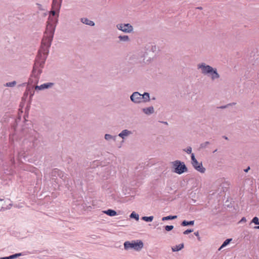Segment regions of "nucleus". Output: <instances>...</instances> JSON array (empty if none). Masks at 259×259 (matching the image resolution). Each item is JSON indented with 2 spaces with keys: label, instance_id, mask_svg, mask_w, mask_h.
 <instances>
[{
  "label": "nucleus",
  "instance_id": "obj_9",
  "mask_svg": "<svg viewBox=\"0 0 259 259\" xmlns=\"http://www.w3.org/2000/svg\"><path fill=\"white\" fill-rule=\"evenodd\" d=\"M194 168L198 171L203 174L205 171V168L203 166L202 162H199L197 160L196 163H193L192 164Z\"/></svg>",
  "mask_w": 259,
  "mask_h": 259
},
{
  "label": "nucleus",
  "instance_id": "obj_16",
  "mask_svg": "<svg viewBox=\"0 0 259 259\" xmlns=\"http://www.w3.org/2000/svg\"><path fill=\"white\" fill-rule=\"evenodd\" d=\"M103 212L110 217H113L117 215L116 211L114 210L111 209H107V210L103 211Z\"/></svg>",
  "mask_w": 259,
  "mask_h": 259
},
{
  "label": "nucleus",
  "instance_id": "obj_47",
  "mask_svg": "<svg viewBox=\"0 0 259 259\" xmlns=\"http://www.w3.org/2000/svg\"><path fill=\"white\" fill-rule=\"evenodd\" d=\"M217 151V150H215L214 151H213V153L215 152L216 151Z\"/></svg>",
  "mask_w": 259,
  "mask_h": 259
},
{
  "label": "nucleus",
  "instance_id": "obj_17",
  "mask_svg": "<svg viewBox=\"0 0 259 259\" xmlns=\"http://www.w3.org/2000/svg\"><path fill=\"white\" fill-rule=\"evenodd\" d=\"M105 139L107 141L113 140L114 141H116L117 136H112L110 134H106L104 136Z\"/></svg>",
  "mask_w": 259,
  "mask_h": 259
},
{
  "label": "nucleus",
  "instance_id": "obj_15",
  "mask_svg": "<svg viewBox=\"0 0 259 259\" xmlns=\"http://www.w3.org/2000/svg\"><path fill=\"white\" fill-rule=\"evenodd\" d=\"M132 134V133L131 131L127 130H124L119 134L118 136L124 139L125 137L127 136Z\"/></svg>",
  "mask_w": 259,
  "mask_h": 259
},
{
  "label": "nucleus",
  "instance_id": "obj_3",
  "mask_svg": "<svg viewBox=\"0 0 259 259\" xmlns=\"http://www.w3.org/2000/svg\"><path fill=\"white\" fill-rule=\"evenodd\" d=\"M197 68L201 70V72L203 75H209L212 80H214L220 77V75L218 73L216 68H213L205 63L198 64L197 65Z\"/></svg>",
  "mask_w": 259,
  "mask_h": 259
},
{
  "label": "nucleus",
  "instance_id": "obj_43",
  "mask_svg": "<svg viewBox=\"0 0 259 259\" xmlns=\"http://www.w3.org/2000/svg\"><path fill=\"white\" fill-rule=\"evenodd\" d=\"M3 200H4L3 199L0 198V202H2Z\"/></svg>",
  "mask_w": 259,
  "mask_h": 259
},
{
  "label": "nucleus",
  "instance_id": "obj_30",
  "mask_svg": "<svg viewBox=\"0 0 259 259\" xmlns=\"http://www.w3.org/2000/svg\"><path fill=\"white\" fill-rule=\"evenodd\" d=\"M164 229L166 231H170L171 230H172L173 229H174V226L172 225H167V226H164Z\"/></svg>",
  "mask_w": 259,
  "mask_h": 259
},
{
  "label": "nucleus",
  "instance_id": "obj_5",
  "mask_svg": "<svg viewBox=\"0 0 259 259\" xmlns=\"http://www.w3.org/2000/svg\"><path fill=\"white\" fill-rule=\"evenodd\" d=\"M57 22V19L55 18H51V16H50L44 34L51 37H54L56 26Z\"/></svg>",
  "mask_w": 259,
  "mask_h": 259
},
{
  "label": "nucleus",
  "instance_id": "obj_1",
  "mask_svg": "<svg viewBox=\"0 0 259 259\" xmlns=\"http://www.w3.org/2000/svg\"><path fill=\"white\" fill-rule=\"evenodd\" d=\"M53 39V37L44 35L40 49L35 58L31 77L29 79V83H37L38 82L39 75L42 72V68L44 67Z\"/></svg>",
  "mask_w": 259,
  "mask_h": 259
},
{
  "label": "nucleus",
  "instance_id": "obj_31",
  "mask_svg": "<svg viewBox=\"0 0 259 259\" xmlns=\"http://www.w3.org/2000/svg\"><path fill=\"white\" fill-rule=\"evenodd\" d=\"M191 160H192V161H191L192 164L193 163H196L197 159L195 158L194 153L191 154Z\"/></svg>",
  "mask_w": 259,
  "mask_h": 259
},
{
  "label": "nucleus",
  "instance_id": "obj_25",
  "mask_svg": "<svg viewBox=\"0 0 259 259\" xmlns=\"http://www.w3.org/2000/svg\"><path fill=\"white\" fill-rule=\"evenodd\" d=\"M153 216H150V217H142V219L146 222H152L153 220Z\"/></svg>",
  "mask_w": 259,
  "mask_h": 259
},
{
  "label": "nucleus",
  "instance_id": "obj_14",
  "mask_svg": "<svg viewBox=\"0 0 259 259\" xmlns=\"http://www.w3.org/2000/svg\"><path fill=\"white\" fill-rule=\"evenodd\" d=\"M61 0H53L52 3V9L55 10H59L61 4H60V1Z\"/></svg>",
  "mask_w": 259,
  "mask_h": 259
},
{
  "label": "nucleus",
  "instance_id": "obj_20",
  "mask_svg": "<svg viewBox=\"0 0 259 259\" xmlns=\"http://www.w3.org/2000/svg\"><path fill=\"white\" fill-rule=\"evenodd\" d=\"M232 239L230 238V239H226L224 242L222 244V245L221 246V247H220V248L219 249V250H220L221 249H222L223 248L225 247V246H226L227 245H228L230 242L232 241Z\"/></svg>",
  "mask_w": 259,
  "mask_h": 259
},
{
  "label": "nucleus",
  "instance_id": "obj_39",
  "mask_svg": "<svg viewBox=\"0 0 259 259\" xmlns=\"http://www.w3.org/2000/svg\"><path fill=\"white\" fill-rule=\"evenodd\" d=\"M250 169V167L249 166H248L246 169H245L244 170V171L245 172H247L248 171V170Z\"/></svg>",
  "mask_w": 259,
  "mask_h": 259
},
{
  "label": "nucleus",
  "instance_id": "obj_22",
  "mask_svg": "<svg viewBox=\"0 0 259 259\" xmlns=\"http://www.w3.org/2000/svg\"><path fill=\"white\" fill-rule=\"evenodd\" d=\"M118 37L120 41H129L130 40L127 35H119Z\"/></svg>",
  "mask_w": 259,
  "mask_h": 259
},
{
  "label": "nucleus",
  "instance_id": "obj_23",
  "mask_svg": "<svg viewBox=\"0 0 259 259\" xmlns=\"http://www.w3.org/2000/svg\"><path fill=\"white\" fill-rule=\"evenodd\" d=\"M130 218L136 219L137 221H138L139 219V215L138 214L136 213L135 211H133L130 214Z\"/></svg>",
  "mask_w": 259,
  "mask_h": 259
},
{
  "label": "nucleus",
  "instance_id": "obj_28",
  "mask_svg": "<svg viewBox=\"0 0 259 259\" xmlns=\"http://www.w3.org/2000/svg\"><path fill=\"white\" fill-rule=\"evenodd\" d=\"M22 255V253H15L14 254L10 255L9 256V259H14L17 257L21 256Z\"/></svg>",
  "mask_w": 259,
  "mask_h": 259
},
{
  "label": "nucleus",
  "instance_id": "obj_24",
  "mask_svg": "<svg viewBox=\"0 0 259 259\" xmlns=\"http://www.w3.org/2000/svg\"><path fill=\"white\" fill-rule=\"evenodd\" d=\"M53 172H56V174H58V175L62 179H63V177H64V173H63L61 171L59 170V169H54L53 170Z\"/></svg>",
  "mask_w": 259,
  "mask_h": 259
},
{
  "label": "nucleus",
  "instance_id": "obj_37",
  "mask_svg": "<svg viewBox=\"0 0 259 259\" xmlns=\"http://www.w3.org/2000/svg\"><path fill=\"white\" fill-rule=\"evenodd\" d=\"M246 222V219L245 217H243L241 220L239 221V223L245 222Z\"/></svg>",
  "mask_w": 259,
  "mask_h": 259
},
{
  "label": "nucleus",
  "instance_id": "obj_29",
  "mask_svg": "<svg viewBox=\"0 0 259 259\" xmlns=\"http://www.w3.org/2000/svg\"><path fill=\"white\" fill-rule=\"evenodd\" d=\"M210 143L209 142L206 141L204 143H201L200 145V147L202 149L205 148Z\"/></svg>",
  "mask_w": 259,
  "mask_h": 259
},
{
  "label": "nucleus",
  "instance_id": "obj_36",
  "mask_svg": "<svg viewBox=\"0 0 259 259\" xmlns=\"http://www.w3.org/2000/svg\"><path fill=\"white\" fill-rule=\"evenodd\" d=\"M228 107V104H227V105H224V106H221L218 107V108L225 109V108H227Z\"/></svg>",
  "mask_w": 259,
  "mask_h": 259
},
{
  "label": "nucleus",
  "instance_id": "obj_13",
  "mask_svg": "<svg viewBox=\"0 0 259 259\" xmlns=\"http://www.w3.org/2000/svg\"><path fill=\"white\" fill-rule=\"evenodd\" d=\"M4 203V204H1V207L4 209H10L12 205V204L10 203V200L9 199L5 200Z\"/></svg>",
  "mask_w": 259,
  "mask_h": 259
},
{
  "label": "nucleus",
  "instance_id": "obj_38",
  "mask_svg": "<svg viewBox=\"0 0 259 259\" xmlns=\"http://www.w3.org/2000/svg\"><path fill=\"white\" fill-rule=\"evenodd\" d=\"M236 103L235 102H233L231 103L228 104V107L235 105Z\"/></svg>",
  "mask_w": 259,
  "mask_h": 259
},
{
  "label": "nucleus",
  "instance_id": "obj_33",
  "mask_svg": "<svg viewBox=\"0 0 259 259\" xmlns=\"http://www.w3.org/2000/svg\"><path fill=\"white\" fill-rule=\"evenodd\" d=\"M186 152H187L188 154L191 153L192 152V148L191 147H188L186 149V150H184Z\"/></svg>",
  "mask_w": 259,
  "mask_h": 259
},
{
  "label": "nucleus",
  "instance_id": "obj_21",
  "mask_svg": "<svg viewBox=\"0 0 259 259\" xmlns=\"http://www.w3.org/2000/svg\"><path fill=\"white\" fill-rule=\"evenodd\" d=\"M177 218V215H168L167 217H164L162 218V221H168V220H174Z\"/></svg>",
  "mask_w": 259,
  "mask_h": 259
},
{
  "label": "nucleus",
  "instance_id": "obj_32",
  "mask_svg": "<svg viewBox=\"0 0 259 259\" xmlns=\"http://www.w3.org/2000/svg\"><path fill=\"white\" fill-rule=\"evenodd\" d=\"M193 231V230L192 229H187L186 230V231H185L183 233L185 235H187V234H188L191 232H192Z\"/></svg>",
  "mask_w": 259,
  "mask_h": 259
},
{
  "label": "nucleus",
  "instance_id": "obj_11",
  "mask_svg": "<svg viewBox=\"0 0 259 259\" xmlns=\"http://www.w3.org/2000/svg\"><path fill=\"white\" fill-rule=\"evenodd\" d=\"M80 21L82 23L91 26H94L95 25L94 21L89 20L87 18H81Z\"/></svg>",
  "mask_w": 259,
  "mask_h": 259
},
{
  "label": "nucleus",
  "instance_id": "obj_35",
  "mask_svg": "<svg viewBox=\"0 0 259 259\" xmlns=\"http://www.w3.org/2000/svg\"><path fill=\"white\" fill-rule=\"evenodd\" d=\"M194 235L197 237V239L199 241H200V237L199 236V232L197 231L194 232Z\"/></svg>",
  "mask_w": 259,
  "mask_h": 259
},
{
  "label": "nucleus",
  "instance_id": "obj_34",
  "mask_svg": "<svg viewBox=\"0 0 259 259\" xmlns=\"http://www.w3.org/2000/svg\"><path fill=\"white\" fill-rule=\"evenodd\" d=\"M57 10H55V9H53V10H52L51 11H50V15L52 16H55L56 15V11Z\"/></svg>",
  "mask_w": 259,
  "mask_h": 259
},
{
  "label": "nucleus",
  "instance_id": "obj_8",
  "mask_svg": "<svg viewBox=\"0 0 259 259\" xmlns=\"http://www.w3.org/2000/svg\"><path fill=\"white\" fill-rule=\"evenodd\" d=\"M117 28L124 33H131L133 30V27L129 23L118 24L116 25Z\"/></svg>",
  "mask_w": 259,
  "mask_h": 259
},
{
  "label": "nucleus",
  "instance_id": "obj_40",
  "mask_svg": "<svg viewBox=\"0 0 259 259\" xmlns=\"http://www.w3.org/2000/svg\"><path fill=\"white\" fill-rule=\"evenodd\" d=\"M0 259H9V256L1 257Z\"/></svg>",
  "mask_w": 259,
  "mask_h": 259
},
{
  "label": "nucleus",
  "instance_id": "obj_41",
  "mask_svg": "<svg viewBox=\"0 0 259 259\" xmlns=\"http://www.w3.org/2000/svg\"><path fill=\"white\" fill-rule=\"evenodd\" d=\"M254 229H259V226H255L254 227Z\"/></svg>",
  "mask_w": 259,
  "mask_h": 259
},
{
  "label": "nucleus",
  "instance_id": "obj_6",
  "mask_svg": "<svg viewBox=\"0 0 259 259\" xmlns=\"http://www.w3.org/2000/svg\"><path fill=\"white\" fill-rule=\"evenodd\" d=\"M174 172L181 175L188 171V168L184 162L177 160L171 162Z\"/></svg>",
  "mask_w": 259,
  "mask_h": 259
},
{
  "label": "nucleus",
  "instance_id": "obj_46",
  "mask_svg": "<svg viewBox=\"0 0 259 259\" xmlns=\"http://www.w3.org/2000/svg\"><path fill=\"white\" fill-rule=\"evenodd\" d=\"M37 5H38L39 6H41L40 4H37Z\"/></svg>",
  "mask_w": 259,
  "mask_h": 259
},
{
  "label": "nucleus",
  "instance_id": "obj_18",
  "mask_svg": "<svg viewBox=\"0 0 259 259\" xmlns=\"http://www.w3.org/2000/svg\"><path fill=\"white\" fill-rule=\"evenodd\" d=\"M183 248H184V244L181 243L178 245L173 246L171 248V249H172V251L176 252V251H178L181 250Z\"/></svg>",
  "mask_w": 259,
  "mask_h": 259
},
{
  "label": "nucleus",
  "instance_id": "obj_12",
  "mask_svg": "<svg viewBox=\"0 0 259 259\" xmlns=\"http://www.w3.org/2000/svg\"><path fill=\"white\" fill-rule=\"evenodd\" d=\"M142 111L146 115H150L154 113V110L153 106L142 109Z\"/></svg>",
  "mask_w": 259,
  "mask_h": 259
},
{
  "label": "nucleus",
  "instance_id": "obj_26",
  "mask_svg": "<svg viewBox=\"0 0 259 259\" xmlns=\"http://www.w3.org/2000/svg\"><path fill=\"white\" fill-rule=\"evenodd\" d=\"M16 81H13L12 82H7L5 84V87H13L16 84Z\"/></svg>",
  "mask_w": 259,
  "mask_h": 259
},
{
  "label": "nucleus",
  "instance_id": "obj_4",
  "mask_svg": "<svg viewBox=\"0 0 259 259\" xmlns=\"http://www.w3.org/2000/svg\"><path fill=\"white\" fill-rule=\"evenodd\" d=\"M130 99L135 104L146 103L150 100V94L147 92H145L143 94H141L138 92H135L131 95Z\"/></svg>",
  "mask_w": 259,
  "mask_h": 259
},
{
  "label": "nucleus",
  "instance_id": "obj_2",
  "mask_svg": "<svg viewBox=\"0 0 259 259\" xmlns=\"http://www.w3.org/2000/svg\"><path fill=\"white\" fill-rule=\"evenodd\" d=\"M22 134L23 135V145L26 150H30L35 148L38 144L39 134L33 129L23 128Z\"/></svg>",
  "mask_w": 259,
  "mask_h": 259
},
{
  "label": "nucleus",
  "instance_id": "obj_10",
  "mask_svg": "<svg viewBox=\"0 0 259 259\" xmlns=\"http://www.w3.org/2000/svg\"><path fill=\"white\" fill-rule=\"evenodd\" d=\"M54 85V83L53 82H47L41 84L40 85H36L35 87V90H42L44 89L51 88Z\"/></svg>",
  "mask_w": 259,
  "mask_h": 259
},
{
  "label": "nucleus",
  "instance_id": "obj_45",
  "mask_svg": "<svg viewBox=\"0 0 259 259\" xmlns=\"http://www.w3.org/2000/svg\"><path fill=\"white\" fill-rule=\"evenodd\" d=\"M224 138H225V139H226V140H228V138H227V137H226V136H224Z\"/></svg>",
  "mask_w": 259,
  "mask_h": 259
},
{
  "label": "nucleus",
  "instance_id": "obj_19",
  "mask_svg": "<svg viewBox=\"0 0 259 259\" xmlns=\"http://www.w3.org/2000/svg\"><path fill=\"white\" fill-rule=\"evenodd\" d=\"M194 224V221H187L186 220H184L181 223V225L182 226H187L188 225L193 226Z\"/></svg>",
  "mask_w": 259,
  "mask_h": 259
},
{
  "label": "nucleus",
  "instance_id": "obj_42",
  "mask_svg": "<svg viewBox=\"0 0 259 259\" xmlns=\"http://www.w3.org/2000/svg\"><path fill=\"white\" fill-rule=\"evenodd\" d=\"M197 9H199V10H202V8L200 7H198Z\"/></svg>",
  "mask_w": 259,
  "mask_h": 259
},
{
  "label": "nucleus",
  "instance_id": "obj_7",
  "mask_svg": "<svg viewBox=\"0 0 259 259\" xmlns=\"http://www.w3.org/2000/svg\"><path fill=\"white\" fill-rule=\"evenodd\" d=\"M132 241V242L125 241L124 243V248L125 250L134 249L135 250H140L144 246L143 242L141 240Z\"/></svg>",
  "mask_w": 259,
  "mask_h": 259
},
{
  "label": "nucleus",
  "instance_id": "obj_27",
  "mask_svg": "<svg viewBox=\"0 0 259 259\" xmlns=\"http://www.w3.org/2000/svg\"><path fill=\"white\" fill-rule=\"evenodd\" d=\"M252 223H254L255 225H259V220L258 218L257 217H254L250 223L249 225H250Z\"/></svg>",
  "mask_w": 259,
  "mask_h": 259
},
{
  "label": "nucleus",
  "instance_id": "obj_44",
  "mask_svg": "<svg viewBox=\"0 0 259 259\" xmlns=\"http://www.w3.org/2000/svg\"><path fill=\"white\" fill-rule=\"evenodd\" d=\"M70 175H71V176H74V174H73V172H70Z\"/></svg>",
  "mask_w": 259,
  "mask_h": 259
}]
</instances>
